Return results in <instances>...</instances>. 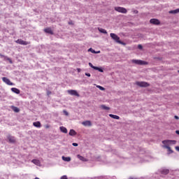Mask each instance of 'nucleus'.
<instances>
[{"label":"nucleus","mask_w":179,"mask_h":179,"mask_svg":"<svg viewBox=\"0 0 179 179\" xmlns=\"http://www.w3.org/2000/svg\"><path fill=\"white\" fill-rule=\"evenodd\" d=\"M15 43H17V44H20V45H27L28 44H30V42H27L22 39L15 41Z\"/></svg>","instance_id":"423d86ee"},{"label":"nucleus","mask_w":179,"mask_h":179,"mask_svg":"<svg viewBox=\"0 0 179 179\" xmlns=\"http://www.w3.org/2000/svg\"><path fill=\"white\" fill-rule=\"evenodd\" d=\"M31 162L34 163V164H36V166H39L40 164V160L38 159H33Z\"/></svg>","instance_id":"5701e85b"},{"label":"nucleus","mask_w":179,"mask_h":179,"mask_svg":"<svg viewBox=\"0 0 179 179\" xmlns=\"http://www.w3.org/2000/svg\"><path fill=\"white\" fill-rule=\"evenodd\" d=\"M78 159L81 162H87V159L85 158L84 157L81 156L80 155H77Z\"/></svg>","instance_id":"4468645a"},{"label":"nucleus","mask_w":179,"mask_h":179,"mask_svg":"<svg viewBox=\"0 0 179 179\" xmlns=\"http://www.w3.org/2000/svg\"><path fill=\"white\" fill-rule=\"evenodd\" d=\"M62 160H64V162H71V157H70L62 156Z\"/></svg>","instance_id":"6ab92c4d"},{"label":"nucleus","mask_w":179,"mask_h":179,"mask_svg":"<svg viewBox=\"0 0 179 179\" xmlns=\"http://www.w3.org/2000/svg\"><path fill=\"white\" fill-rule=\"evenodd\" d=\"M34 127H36V128H41V123L40 122H34L33 123Z\"/></svg>","instance_id":"2eb2a0df"},{"label":"nucleus","mask_w":179,"mask_h":179,"mask_svg":"<svg viewBox=\"0 0 179 179\" xmlns=\"http://www.w3.org/2000/svg\"><path fill=\"white\" fill-rule=\"evenodd\" d=\"M175 118H176V120H178V116H177V115H175Z\"/></svg>","instance_id":"58836bf2"},{"label":"nucleus","mask_w":179,"mask_h":179,"mask_svg":"<svg viewBox=\"0 0 179 179\" xmlns=\"http://www.w3.org/2000/svg\"><path fill=\"white\" fill-rule=\"evenodd\" d=\"M35 179H40L39 178H38V177H36V178H35Z\"/></svg>","instance_id":"37998d69"},{"label":"nucleus","mask_w":179,"mask_h":179,"mask_svg":"<svg viewBox=\"0 0 179 179\" xmlns=\"http://www.w3.org/2000/svg\"><path fill=\"white\" fill-rule=\"evenodd\" d=\"M60 131L63 132V134H68V129H66L65 127H60Z\"/></svg>","instance_id":"f3484780"},{"label":"nucleus","mask_w":179,"mask_h":179,"mask_svg":"<svg viewBox=\"0 0 179 179\" xmlns=\"http://www.w3.org/2000/svg\"><path fill=\"white\" fill-rule=\"evenodd\" d=\"M131 62H133V64H136L137 65H147L148 64V62H146L145 61H142V60L133 59V60H131Z\"/></svg>","instance_id":"7ed1b4c3"},{"label":"nucleus","mask_w":179,"mask_h":179,"mask_svg":"<svg viewBox=\"0 0 179 179\" xmlns=\"http://www.w3.org/2000/svg\"><path fill=\"white\" fill-rule=\"evenodd\" d=\"M99 31H100V33H103V34H107V31L104 29L102 28H98Z\"/></svg>","instance_id":"4be33fe9"},{"label":"nucleus","mask_w":179,"mask_h":179,"mask_svg":"<svg viewBox=\"0 0 179 179\" xmlns=\"http://www.w3.org/2000/svg\"><path fill=\"white\" fill-rule=\"evenodd\" d=\"M169 153H173V150H171V148H170V150H168Z\"/></svg>","instance_id":"e433bc0d"},{"label":"nucleus","mask_w":179,"mask_h":179,"mask_svg":"<svg viewBox=\"0 0 179 179\" xmlns=\"http://www.w3.org/2000/svg\"><path fill=\"white\" fill-rule=\"evenodd\" d=\"M45 128H47V129L50 128V125L47 124V125L45 126Z\"/></svg>","instance_id":"ea45409f"},{"label":"nucleus","mask_w":179,"mask_h":179,"mask_svg":"<svg viewBox=\"0 0 179 179\" xmlns=\"http://www.w3.org/2000/svg\"><path fill=\"white\" fill-rule=\"evenodd\" d=\"M8 141H9V142H10V143H15V137H13V136H9L8 137Z\"/></svg>","instance_id":"dca6fc26"},{"label":"nucleus","mask_w":179,"mask_h":179,"mask_svg":"<svg viewBox=\"0 0 179 179\" xmlns=\"http://www.w3.org/2000/svg\"><path fill=\"white\" fill-rule=\"evenodd\" d=\"M12 110L15 112V113H19V111H20V110L19 109V108L16 107V106H11Z\"/></svg>","instance_id":"412c9836"},{"label":"nucleus","mask_w":179,"mask_h":179,"mask_svg":"<svg viewBox=\"0 0 179 179\" xmlns=\"http://www.w3.org/2000/svg\"><path fill=\"white\" fill-rule=\"evenodd\" d=\"M178 73H179V70L178 71Z\"/></svg>","instance_id":"c03bdc74"},{"label":"nucleus","mask_w":179,"mask_h":179,"mask_svg":"<svg viewBox=\"0 0 179 179\" xmlns=\"http://www.w3.org/2000/svg\"><path fill=\"white\" fill-rule=\"evenodd\" d=\"M101 108H103V110H110V108H108L104 105L101 106Z\"/></svg>","instance_id":"bb28decb"},{"label":"nucleus","mask_w":179,"mask_h":179,"mask_svg":"<svg viewBox=\"0 0 179 179\" xmlns=\"http://www.w3.org/2000/svg\"><path fill=\"white\" fill-rule=\"evenodd\" d=\"M2 80H3V82H4V83H6V85H8V86H14L15 85V84L13 83L10 82V80H9V78H8L6 77H3Z\"/></svg>","instance_id":"f03ea898"},{"label":"nucleus","mask_w":179,"mask_h":179,"mask_svg":"<svg viewBox=\"0 0 179 179\" xmlns=\"http://www.w3.org/2000/svg\"><path fill=\"white\" fill-rule=\"evenodd\" d=\"M169 13H179V8L169 11Z\"/></svg>","instance_id":"a878e982"},{"label":"nucleus","mask_w":179,"mask_h":179,"mask_svg":"<svg viewBox=\"0 0 179 179\" xmlns=\"http://www.w3.org/2000/svg\"><path fill=\"white\" fill-rule=\"evenodd\" d=\"M11 92H13V93H15V94H20V90L16 87L11 88Z\"/></svg>","instance_id":"ddd939ff"},{"label":"nucleus","mask_w":179,"mask_h":179,"mask_svg":"<svg viewBox=\"0 0 179 179\" xmlns=\"http://www.w3.org/2000/svg\"><path fill=\"white\" fill-rule=\"evenodd\" d=\"M73 146H78V143H73Z\"/></svg>","instance_id":"4c0bfd02"},{"label":"nucleus","mask_w":179,"mask_h":179,"mask_svg":"<svg viewBox=\"0 0 179 179\" xmlns=\"http://www.w3.org/2000/svg\"><path fill=\"white\" fill-rule=\"evenodd\" d=\"M111 38L113 40H114V41H115L116 43H118L119 44H124L125 45V43H122L121 41H120V36H118L117 34H114V33H111L110 34Z\"/></svg>","instance_id":"f257e3e1"},{"label":"nucleus","mask_w":179,"mask_h":179,"mask_svg":"<svg viewBox=\"0 0 179 179\" xmlns=\"http://www.w3.org/2000/svg\"><path fill=\"white\" fill-rule=\"evenodd\" d=\"M115 10H116L117 12H120V13H127V12L126 8L122 7H115Z\"/></svg>","instance_id":"39448f33"},{"label":"nucleus","mask_w":179,"mask_h":179,"mask_svg":"<svg viewBox=\"0 0 179 179\" xmlns=\"http://www.w3.org/2000/svg\"><path fill=\"white\" fill-rule=\"evenodd\" d=\"M109 117H110V118H113L114 120H120V116L118 115L110 114Z\"/></svg>","instance_id":"aec40b11"},{"label":"nucleus","mask_w":179,"mask_h":179,"mask_svg":"<svg viewBox=\"0 0 179 179\" xmlns=\"http://www.w3.org/2000/svg\"><path fill=\"white\" fill-rule=\"evenodd\" d=\"M138 48H139V50H142V48H143L142 45H138Z\"/></svg>","instance_id":"72a5a7b5"},{"label":"nucleus","mask_w":179,"mask_h":179,"mask_svg":"<svg viewBox=\"0 0 179 179\" xmlns=\"http://www.w3.org/2000/svg\"><path fill=\"white\" fill-rule=\"evenodd\" d=\"M85 76H88L89 78H90V73H85Z\"/></svg>","instance_id":"c9c22d12"},{"label":"nucleus","mask_w":179,"mask_h":179,"mask_svg":"<svg viewBox=\"0 0 179 179\" xmlns=\"http://www.w3.org/2000/svg\"><path fill=\"white\" fill-rule=\"evenodd\" d=\"M96 87H98V89H99V90H105L104 87H101V86H100V85H97Z\"/></svg>","instance_id":"c85d7f7f"},{"label":"nucleus","mask_w":179,"mask_h":179,"mask_svg":"<svg viewBox=\"0 0 179 179\" xmlns=\"http://www.w3.org/2000/svg\"><path fill=\"white\" fill-rule=\"evenodd\" d=\"M69 135H70V136H75V135H76V131L73 129H71Z\"/></svg>","instance_id":"a211bd4d"},{"label":"nucleus","mask_w":179,"mask_h":179,"mask_svg":"<svg viewBox=\"0 0 179 179\" xmlns=\"http://www.w3.org/2000/svg\"><path fill=\"white\" fill-rule=\"evenodd\" d=\"M63 113H64V115H66V116L69 115V113H68V111H66L65 110H63Z\"/></svg>","instance_id":"c756f323"},{"label":"nucleus","mask_w":179,"mask_h":179,"mask_svg":"<svg viewBox=\"0 0 179 179\" xmlns=\"http://www.w3.org/2000/svg\"><path fill=\"white\" fill-rule=\"evenodd\" d=\"M88 51L92 52V54H99L100 51L96 52V50H93L92 48L88 49Z\"/></svg>","instance_id":"b1692460"},{"label":"nucleus","mask_w":179,"mask_h":179,"mask_svg":"<svg viewBox=\"0 0 179 179\" xmlns=\"http://www.w3.org/2000/svg\"><path fill=\"white\" fill-rule=\"evenodd\" d=\"M0 57H1V58H4V59L6 61H8L10 62V64H13L12 59L10 58H9V57H6V56L1 54V53H0Z\"/></svg>","instance_id":"9b49d317"},{"label":"nucleus","mask_w":179,"mask_h":179,"mask_svg":"<svg viewBox=\"0 0 179 179\" xmlns=\"http://www.w3.org/2000/svg\"><path fill=\"white\" fill-rule=\"evenodd\" d=\"M93 69H95V71H98V70H99V67H97V66H94V67H93Z\"/></svg>","instance_id":"f704fd0d"},{"label":"nucleus","mask_w":179,"mask_h":179,"mask_svg":"<svg viewBox=\"0 0 179 179\" xmlns=\"http://www.w3.org/2000/svg\"><path fill=\"white\" fill-rule=\"evenodd\" d=\"M61 179H68V176H63L61 177Z\"/></svg>","instance_id":"2f4dec72"},{"label":"nucleus","mask_w":179,"mask_h":179,"mask_svg":"<svg viewBox=\"0 0 179 179\" xmlns=\"http://www.w3.org/2000/svg\"><path fill=\"white\" fill-rule=\"evenodd\" d=\"M89 66H90V68H92V69L93 68H94V66H93V64L90 62L89 63Z\"/></svg>","instance_id":"7c9ffc66"},{"label":"nucleus","mask_w":179,"mask_h":179,"mask_svg":"<svg viewBox=\"0 0 179 179\" xmlns=\"http://www.w3.org/2000/svg\"><path fill=\"white\" fill-rule=\"evenodd\" d=\"M50 94H51V92L48 91V95H50Z\"/></svg>","instance_id":"a19ab883"},{"label":"nucleus","mask_w":179,"mask_h":179,"mask_svg":"<svg viewBox=\"0 0 179 179\" xmlns=\"http://www.w3.org/2000/svg\"><path fill=\"white\" fill-rule=\"evenodd\" d=\"M43 31H45V33H47L48 34H54L52 29L50 27L45 28Z\"/></svg>","instance_id":"9d476101"},{"label":"nucleus","mask_w":179,"mask_h":179,"mask_svg":"<svg viewBox=\"0 0 179 179\" xmlns=\"http://www.w3.org/2000/svg\"><path fill=\"white\" fill-rule=\"evenodd\" d=\"M136 85L140 86V87H148V86H149V84L146 82H136Z\"/></svg>","instance_id":"0eeeda50"},{"label":"nucleus","mask_w":179,"mask_h":179,"mask_svg":"<svg viewBox=\"0 0 179 179\" xmlns=\"http://www.w3.org/2000/svg\"><path fill=\"white\" fill-rule=\"evenodd\" d=\"M82 124L84 125V127H92V122L89 120L83 122Z\"/></svg>","instance_id":"f8f14e48"},{"label":"nucleus","mask_w":179,"mask_h":179,"mask_svg":"<svg viewBox=\"0 0 179 179\" xmlns=\"http://www.w3.org/2000/svg\"><path fill=\"white\" fill-rule=\"evenodd\" d=\"M162 174H169V169H163L162 171H161Z\"/></svg>","instance_id":"393cba45"},{"label":"nucleus","mask_w":179,"mask_h":179,"mask_svg":"<svg viewBox=\"0 0 179 179\" xmlns=\"http://www.w3.org/2000/svg\"><path fill=\"white\" fill-rule=\"evenodd\" d=\"M169 143L171 145H176V143H177V141L169 140Z\"/></svg>","instance_id":"cd10ccee"},{"label":"nucleus","mask_w":179,"mask_h":179,"mask_svg":"<svg viewBox=\"0 0 179 179\" xmlns=\"http://www.w3.org/2000/svg\"><path fill=\"white\" fill-rule=\"evenodd\" d=\"M176 133L178 134V135H179V131H178V130H177V131H176Z\"/></svg>","instance_id":"79ce46f5"},{"label":"nucleus","mask_w":179,"mask_h":179,"mask_svg":"<svg viewBox=\"0 0 179 179\" xmlns=\"http://www.w3.org/2000/svg\"><path fill=\"white\" fill-rule=\"evenodd\" d=\"M150 23L152 24H160V21H159L157 19L153 18L150 20Z\"/></svg>","instance_id":"1a4fd4ad"},{"label":"nucleus","mask_w":179,"mask_h":179,"mask_svg":"<svg viewBox=\"0 0 179 179\" xmlns=\"http://www.w3.org/2000/svg\"><path fill=\"white\" fill-rule=\"evenodd\" d=\"M162 143L164 145V148H166V149H168V150H170V140H165L162 141Z\"/></svg>","instance_id":"6e6552de"},{"label":"nucleus","mask_w":179,"mask_h":179,"mask_svg":"<svg viewBox=\"0 0 179 179\" xmlns=\"http://www.w3.org/2000/svg\"><path fill=\"white\" fill-rule=\"evenodd\" d=\"M67 93H69V94H71V96H76L77 97H79V94L78 93V91L75 90H67Z\"/></svg>","instance_id":"20e7f679"},{"label":"nucleus","mask_w":179,"mask_h":179,"mask_svg":"<svg viewBox=\"0 0 179 179\" xmlns=\"http://www.w3.org/2000/svg\"><path fill=\"white\" fill-rule=\"evenodd\" d=\"M98 71L99 72H103V69L99 67Z\"/></svg>","instance_id":"473e14b6"}]
</instances>
